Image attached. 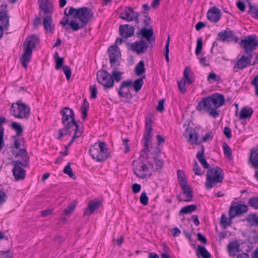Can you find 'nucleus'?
I'll use <instances>...</instances> for the list:
<instances>
[{"label":"nucleus","instance_id":"obj_1","mask_svg":"<svg viewBox=\"0 0 258 258\" xmlns=\"http://www.w3.org/2000/svg\"><path fill=\"white\" fill-rule=\"evenodd\" d=\"M62 115L61 122L64 127L58 130L57 140H61L63 137L66 135L71 136L74 132L72 139L67 145L70 147L74 143L75 140L80 137L83 132V128L78 124L75 119V114L72 109L69 107H64L60 111Z\"/></svg>","mask_w":258,"mask_h":258},{"label":"nucleus","instance_id":"obj_2","mask_svg":"<svg viewBox=\"0 0 258 258\" xmlns=\"http://www.w3.org/2000/svg\"><path fill=\"white\" fill-rule=\"evenodd\" d=\"M225 101L223 95L214 93L203 98L199 102L196 109L199 111L208 112L210 116L216 118L219 116V111L217 109L224 104Z\"/></svg>","mask_w":258,"mask_h":258},{"label":"nucleus","instance_id":"obj_3","mask_svg":"<svg viewBox=\"0 0 258 258\" xmlns=\"http://www.w3.org/2000/svg\"><path fill=\"white\" fill-rule=\"evenodd\" d=\"M13 155L16 157H20L22 160L13 161L12 164L14 168L12 170L14 177L16 181L23 180L26 176V171L22 167H28L29 165L30 159L26 149H22L19 152L14 151Z\"/></svg>","mask_w":258,"mask_h":258},{"label":"nucleus","instance_id":"obj_4","mask_svg":"<svg viewBox=\"0 0 258 258\" xmlns=\"http://www.w3.org/2000/svg\"><path fill=\"white\" fill-rule=\"evenodd\" d=\"M107 53L109 58L110 66L113 68L111 76L114 80V82H119L122 78V72L117 71L120 66V51L118 46H116V45H113L108 47Z\"/></svg>","mask_w":258,"mask_h":258},{"label":"nucleus","instance_id":"obj_5","mask_svg":"<svg viewBox=\"0 0 258 258\" xmlns=\"http://www.w3.org/2000/svg\"><path fill=\"white\" fill-rule=\"evenodd\" d=\"M67 8L64 11V14L66 16L72 15L74 18H78L81 22V26L85 27L87 24L92 19L94 13L91 9L84 7L78 9L70 7L68 12H67Z\"/></svg>","mask_w":258,"mask_h":258},{"label":"nucleus","instance_id":"obj_6","mask_svg":"<svg viewBox=\"0 0 258 258\" xmlns=\"http://www.w3.org/2000/svg\"><path fill=\"white\" fill-rule=\"evenodd\" d=\"M39 43V38L36 35L29 36L26 39L24 44V52L21 58V62L24 68H27V64L32 57V50Z\"/></svg>","mask_w":258,"mask_h":258},{"label":"nucleus","instance_id":"obj_7","mask_svg":"<svg viewBox=\"0 0 258 258\" xmlns=\"http://www.w3.org/2000/svg\"><path fill=\"white\" fill-rule=\"evenodd\" d=\"M205 187L210 189L218 183H221L224 179L223 170L219 166L210 168L207 172Z\"/></svg>","mask_w":258,"mask_h":258},{"label":"nucleus","instance_id":"obj_8","mask_svg":"<svg viewBox=\"0 0 258 258\" xmlns=\"http://www.w3.org/2000/svg\"><path fill=\"white\" fill-rule=\"evenodd\" d=\"M106 144L104 142H99L91 145L89 149V153L97 162H101L106 160L110 156L107 152Z\"/></svg>","mask_w":258,"mask_h":258},{"label":"nucleus","instance_id":"obj_9","mask_svg":"<svg viewBox=\"0 0 258 258\" xmlns=\"http://www.w3.org/2000/svg\"><path fill=\"white\" fill-rule=\"evenodd\" d=\"M15 104L17 106V108H15L14 104L11 106L10 111L12 114L17 118L28 119L30 114V107L20 100Z\"/></svg>","mask_w":258,"mask_h":258},{"label":"nucleus","instance_id":"obj_10","mask_svg":"<svg viewBox=\"0 0 258 258\" xmlns=\"http://www.w3.org/2000/svg\"><path fill=\"white\" fill-rule=\"evenodd\" d=\"M43 12V25L45 30L52 34L54 31L55 25L53 24L52 13L53 12V7L40 9Z\"/></svg>","mask_w":258,"mask_h":258},{"label":"nucleus","instance_id":"obj_11","mask_svg":"<svg viewBox=\"0 0 258 258\" xmlns=\"http://www.w3.org/2000/svg\"><path fill=\"white\" fill-rule=\"evenodd\" d=\"M97 81L103 86L104 90L112 88L114 86V80L111 74L103 69L97 72Z\"/></svg>","mask_w":258,"mask_h":258},{"label":"nucleus","instance_id":"obj_12","mask_svg":"<svg viewBox=\"0 0 258 258\" xmlns=\"http://www.w3.org/2000/svg\"><path fill=\"white\" fill-rule=\"evenodd\" d=\"M133 166L134 173L137 177L143 179L152 175V173L149 171V167L142 161H134Z\"/></svg>","mask_w":258,"mask_h":258},{"label":"nucleus","instance_id":"obj_13","mask_svg":"<svg viewBox=\"0 0 258 258\" xmlns=\"http://www.w3.org/2000/svg\"><path fill=\"white\" fill-rule=\"evenodd\" d=\"M239 44L245 52H248L252 51L256 48L258 46V41L256 36H248L247 39L242 40Z\"/></svg>","mask_w":258,"mask_h":258},{"label":"nucleus","instance_id":"obj_14","mask_svg":"<svg viewBox=\"0 0 258 258\" xmlns=\"http://www.w3.org/2000/svg\"><path fill=\"white\" fill-rule=\"evenodd\" d=\"M137 34L139 36H141L142 38L146 39L150 47L151 48L153 47L155 42V37L152 28L147 29V28H143L138 31Z\"/></svg>","mask_w":258,"mask_h":258},{"label":"nucleus","instance_id":"obj_15","mask_svg":"<svg viewBox=\"0 0 258 258\" xmlns=\"http://www.w3.org/2000/svg\"><path fill=\"white\" fill-rule=\"evenodd\" d=\"M139 16L138 13L131 7H125L119 16L120 18L127 22L136 21L137 24L139 23Z\"/></svg>","mask_w":258,"mask_h":258},{"label":"nucleus","instance_id":"obj_16","mask_svg":"<svg viewBox=\"0 0 258 258\" xmlns=\"http://www.w3.org/2000/svg\"><path fill=\"white\" fill-rule=\"evenodd\" d=\"M132 85L133 81L132 80H127L122 82L118 90L119 97L132 99L133 95L127 88L132 86Z\"/></svg>","mask_w":258,"mask_h":258},{"label":"nucleus","instance_id":"obj_17","mask_svg":"<svg viewBox=\"0 0 258 258\" xmlns=\"http://www.w3.org/2000/svg\"><path fill=\"white\" fill-rule=\"evenodd\" d=\"M183 136L185 138H188V142L191 144L200 145V142L198 141L199 134L195 129L191 127H187L183 133Z\"/></svg>","mask_w":258,"mask_h":258},{"label":"nucleus","instance_id":"obj_18","mask_svg":"<svg viewBox=\"0 0 258 258\" xmlns=\"http://www.w3.org/2000/svg\"><path fill=\"white\" fill-rule=\"evenodd\" d=\"M218 37V38H217V40L219 39L222 42L234 41L235 42H237L238 41V39L235 35L234 32L228 28H227L224 31L219 32Z\"/></svg>","mask_w":258,"mask_h":258},{"label":"nucleus","instance_id":"obj_19","mask_svg":"<svg viewBox=\"0 0 258 258\" xmlns=\"http://www.w3.org/2000/svg\"><path fill=\"white\" fill-rule=\"evenodd\" d=\"M247 211L248 207L246 205L232 204L229 210V215L230 219H233L235 216L246 213Z\"/></svg>","mask_w":258,"mask_h":258},{"label":"nucleus","instance_id":"obj_20","mask_svg":"<svg viewBox=\"0 0 258 258\" xmlns=\"http://www.w3.org/2000/svg\"><path fill=\"white\" fill-rule=\"evenodd\" d=\"M64 17L62 20L59 22V24L63 26L65 29L69 31L70 30L73 31H78L83 28V26H80V25L74 20H71L69 22V18Z\"/></svg>","mask_w":258,"mask_h":258},{"label":"nucleus","instance_id":"obj_21","mask_svg":"<svg viewBox=\"0 0 258 258\" xmlns=\"http://www.w3.org/2000/svg\"><path fill=\"white\" fill-rule=\"evenodd\" d=\"M149 47V44L144 40H141L132 43L131 49L138 54H143L147 51Z\"/></svg>","mask_w":258,"mask_h":258},{"label":"nucleus","instance_id":"obj_22","mask_svg":"<svg viewBox=\"0 0 258 258\" xmlns=\"http://www.w3.org/2000/svg\"><path fill=\"white\" fill-rule=\"evenodd\" d=\"M119 29V35L123 39H127L134 34L135 28L129 24L120 25Z\"/></svg>","mask_w":258,"mask_h":258},{"label":"nucleus","instance_id":"obj_23","mask_svg":"<svg viewBox=\"0 0 258 258\" xmlns=\"http://www.w3.org/2000/svg\"><path fill=\"white\" fill-rule=\"evenodd\" d=\"M221 11L216 7L211 8L207 12V17L211 22L216 23L221 18Z\"/></svg>","mask_w":258,"mask_h":258},{"label":"nucleus","instance_id":"obj_24","mask_svg":"<svg viewBox=\"0 0 258 258\" xmlns=\"http://www.w3.org/2000/svg\"><path fill=\"white\" fill-rule=\"evenodd\" d=\"M182 188L183 193L185 195L186 199L182 200L178 198L179 201H185L186 202H190L192 201L193 194L192 191L191 190L188 183H186L181 185H180Z\"/></svg>","mask_w":258,"mask_h":258},{"label":"nucleus","instance_id":"obj_25","mask_svg":"<svg viewBox=\"0 0 258 258\" xmlns=\"http://www.w3.org/2000/svg\"><path fill=\"white\" fill-rule=\"evenodd\" d=\"M196 158L205 169L209 168V164L207 162L205 157V148L204 146H202L201 151L197 153Z\"/></svg>","mask_w":258,"mask_h":258},{"label":"nucleus","instance_id":"obj_26","mask_svg":"<svg viewBox=\"0 0 258 258\" xmlns=\"http://www.w3.org/2000/svg\"><path fill=\"white\" fill-rule=\"evenodd\" d=\"M100 203L97 201H91L89 203L88 208L84 212L83 215L87 216L92 214L100 207Z\"/></svg>","mask_w":258,"mask_h":258},{"label":"nucleus","instance_id":"obj_27","mask_svg":"<svg viewBox=\"0 0 258 258\" xmlns=\"http://www.w3.org/2000/svg\"><path fill=\"white\" fill-rule=\"evenodd\" d=\"M251 63H249V59L246 56L242 55L240 58L239 59L237 63L234 65V68H237L239 70H242L246 68L248 65H251Z\"/></svg>","mask_w":258,"mask_h":258},{"label":"nucleus","instance_id":"obj_28","mask_svg":"<svg viewBox=\"0 0 258 258\" xmlns=\"http://www.w3.org/2000/svg\"><path fill=\"white\" fill-rule=\"evenodd\" d=\"M253 112V110L251 108L245 106L240 110L239 114V119L240 120L249 119L251 117Z\"/></svg>","mask_w":258,"mask_h":258},{"label":"nucleus","instance_id":"obj_29","mask_svg":"<svg viewBox=\"0 0 258 258\" xmlns=\"http://www.w3.org/2000/svg\"><path fill=\"white\" fill-rule=\"evenodd\" d=\"M249 160L253 167H258V148L251 149Z\"/></svg>","mask_w":258,"mask_h":258},{"label":"nucleus","instance_id":"obj_30","mask_svg":"<svg viewBox=\"0 0 258 258\" xmlns=\"http://www.w3.org/2000/svg\"><path fill=\"white\" fill-rule=\"evenodd\" d=\"M0 22L4 29H7L9 26V17L6 12H0Z\"/></svg>","mask_w":258,"mask_h":258},{"label":"nucleus","instance_id":"obj_31","mask_svg":"<svg viewBox=\"0 0 258 258\" xmlns=\"http://www.w3.org/2000/svg\"><path fill=\"white\" fill-rule=\"evenodd\" d=\"M145 139L144 148L143 150V152L147 153L149 152V144L150 141L152 138V132L145 131V133L144 135Z\"/></svg>","mask_w":258,"mask_h":258},{"label":"nucleus","instance_id":"obj_32","mask_svg":"<svg viewBox=\"0 0 258 258\" xmlns=\"http://www.w3.org/2000/svg\"><path fill=\"white\" fill-rule=\"evenodd\" d=\"M246 220L250 226L255 227L258 226V216L256 214H249L247 216Z\"/></svg>","mask_w":258,"mask_h":258},{"label":"nucleus","instance_id":"obj_33","mask_svg":"<svg viewBox=\"0 0 258 258\" xmlns=\"http://www.w3.org/2000/svg\"><path fill=\"white\" fill-rule=\"evenodd\" d=\"M89 103L86 99L83 100V103L82 106L81 107V110L83 114L82 119L85 120L88 115V112L89 111Z\"/></svg>","mask_w":258,"mask_h":258},{"label":"nucleus","instance_id":"obj_34","mask_svg":"<svg viewBox=\"0 0 258 258\" xmlns=\"http://www.w3.org/2000/svg\"><path fill=\"white\" fill-rule=\"evenodd\" d=\"M198 251L197 252V254L199 255V253L203 258H211L210 253L206 249V248L201 245L198 246Z\"/></svg>","mask_w":258,"mask_h":258},{"label":"nucleus","instance_id":"obj_35","mask_svg":"<svg viewBox=\"0 0 258 258\" xmlns=\"http://www.w3.org/2000/svg\"><path fill=\"white\" fill-rule=\"evenodd\" d=\"M6 118L5 117L0 116V151L3 147V137L4 134V128L2 126V124L6 123Z\"/></svg>","mask_w":258,"mask_h":258},{"label":"nucleus","instance_id":"obj_36","mask_svg":"<svg viewBox=\"0 0 258 258\" xmlns=\"http://www.w3.org/2000/svg\"><path fill=\"white\" fill-rule=\"evenodd\" d=\"M197 208V206L196 205H190L183 207L179 211V214L180 215L183 214L191 213L195 211Z\"/></svg>","mask_w":258,"mask_h":258},{"label":"nucleus","instance_id":"obj_37","mask_svg":"<svg viewBox=\"0 0 258 258\" xmlns=\"http://www.w3.org/2000/svg\"><path fill=\"white\" fill-rule=\"evenodd\" d=\"M145 62L143 60H141L136 66L135 72L137 76H140L144 73L146 71L145 69Z\"/></svg>","mask_w":258,"mask_h":258},{"label":"nucleus","instance_id":"obj_38","mask_svg":"<svg viewBox=\"0 0 258 258\" xmlns=\"http://www.w3.org/2000/svg\"><path fill=\"white\" fill-rule=\"evenodd\" d=\"M12 127L17 132V135L14 137V138H17L18 137L22 136L23 128L20 123L16 122H12Z\"/></svg>","mask_w":258,"mask_h":258},{"label":"nucleus","instance_id":"obj_39","mask_svg":"<svg viewBox=\"0 0 258 258\" xmlns=\"http://www.w3.org/2000/svg\"><path fill=\"white\" fill-rule=\"evenodd\" d=\"M252 17L258 19V6H252L249 4V10L247 12Z\"/></svg>","mask_w":258,"mask_h":258},{"label":"nucleus","instance_id":"obj_40","mask_svg":"<svg viewBox=\"0 0 258 258\" xmlns=\"http://www.w3.org/2000/svg\"><path fill=\"white\" fill-rule=\"evenodd\" d=\"M15 139V143H14V149L13 150V152L14 151H15L16 152H19L21 149H22L21 148V146H24V139L23 138L20 139L19 140L17 139V138ZM23 149H25L24 148H23Z\"/></svg>","mask_w":258,"mask_h":258},{"label":"nucleus","instance_id":"obj_41","mask_svg":"<svg viewBox=\"0 0 258 258\" xmlns=\"http://www.w3.org/2000/svg\"><path fill=\"white\" fill-rule=\"evenodd\" d=\"M232 219H230V217L229 215V219L226 217L224 214H222L221 218L220 224L221 227L223 229H226L227 226H229L231 223V220Z\"/></svg>","mask_w":258,"mask_h":258},{"label":"nucleus","instance_id":"obj_42","mask_svg":"<svg viewBox=\"0 0 258 258\" xmlns=\"http://www.w3.org/2000/svg\"><path fill=\"white\" fill-rule=\"evenodd\" d=\"M145 78L144 75L143 78H139L135 81L134 83V89L136 92H138L143 85V79Z\"/></svg>","mask_w":258,"mask_h":258},{"label":"nucleus","instance_id":"obj_43","mask_svg":"<svg viewBox=\"0 0 258 258\" xmlns=\"http://www.w3.org/2000/svg\"><path fill=\"white\" fill-rule=\"evenodd\" d=\"M178 181L180 185L187 183L185 174L182 170H178L177 173Z\"/></svg>","mask_w":258,"mask_h":258},{"label":"nucleus","instance_id":"obj_44","mask_svg":"<svg viewBox=\"0 0 258 258\" xmlns=\"http://www.w3.org/2000/svg\"><path fill=\"white\" fill-rule=\"evenodd\" d=\"M190 73H191L190 68L188 67H186L183 73V76L186 79L187 83L188 84H191L194 82V80L189 77Z\"/></svg>","mask_w":258,"mask_h":258},{"label":"nucleus","instance_id":"obj_45","mask_svg":"<svg viewBox=\"0 0 258 258\" xmlns=\"http://www.w3.org/2000/svg\"><path fill=\"white\" fill-rule=\"evenodd\" d=\"M38 2L39 9L53 7L52 3L50 0H39Z\"/></svg>","mask_w":258,"mask_h":258},{"label":"nucleus","instance_id":"obj_46","mask_svg":"<svg viewBox=\"0 0 258 258\" xmlns=\"http://www.w3.org/2000/svg\"><path fill=\"white\" fill-rule=\"evenodd\" d=\"M42 12H40L38 15L34 19L33 22V28L37 29L38 26L41 25L42 23Z\"/></svg>","mask_w":258,"mask_h":258},{"label":"nucleus","instance_id":"obj_47","mask_svg":"<svg viewBox=\"0 0 258 258\" xmlns=\"http://www.w3.org/2000/svg\"><path fill=\"white\" fill-rule=\"evenodd\" d=\"M63 172L66 174H68L70 177L74 179H76V176H75V175L73 173V170L72 169L71 166H70V164L69 163L63 169Z\"/></svg>","mask_w":258,"mask_h":258},{"label":"nucleus","instance_id":"obj_48","mask_svg":"<svg viewBox=\"0 0 258 258\" xmlns=\"http://www.w3.org/2000/svg\"><path fill=\"white\" fill-rule=\"evenodd\" d=\"M203 47V40L201 37L198 38L197 41V46L195 50V53L196 55H199L201 52Z\"/></svg>","mask_w":258,"mask_h":258},{"label":"nucleus","instance_id":"obj_49","mask_svg":"<svg viewBox=\"0 0 258 258\" xmlns=\"http://www.w3.org/2000/svg\"><path fill=\"white\" fill-rule=\"evenodd\" d=\"M248 204L250 207L255 209H258V197H253L250 198L248 201Z\"/></svg>","mask_w":258,"mask_h":258},{"label":"nucleus","instance_id":"obj_50","mask_svg":"<svg viewBox=\"0 0 258 258\" xmlns=\"http://www.w3.org/2000/svg\"><path fill=\"white\" fill-rule=\"evenodd\" d=\"M76 206L75 202L69 205L63 211V214L66 215H70L75 210Z\"/></svg>","mask_w":258,"mask_h":258},{"label":"nucleus","instance_id":"obj_51","mask_svg":"<svg viewBox=\"0 0 258 258\" xmlns=\"http://www.w3.org/2000/svg\"><path fill=\"white\" fill-rule=\"evenodd\" d=\"M224 153L225 156L231 158L232 156V151L230 147L225 142L223 144Z\"/></svg>","mask_w":258,"mask_h":258},{"label":"nucleus","instance_id":"obj_52","mask_svg":"<svg viewBox=\"0 0 258 258\" xmlns=\"http://www.w3.org/2000/svg\"><path fill=\"white\" fill-rule=\"evenodd\" d=\"M153 159L156 165V169L160 170L162 168L164 164L163 160L158 159L157 157H154Z\"/></svg>","mask_w":258,"mask_h":258},{"label":"nucleus","instance_id":"obj_53","mask_svg":"<svg viewBox=\"0 0 258 258\" xmlns=\"http://www.w3.org/2000/svg\"><path fill=\"white\" fill-rule=\"evenodd\" d=\"M62 70L66 76L67 80H69L72 75V70L71 68L67 65H64L62 67Z\"/></svg>","mask_w":258,"mask_h":258},{"label":"nucleus","instance_id":"obj_54","mask_svg":"<svg viewBox=\"0 0 258 258\" xmlns=\"http://www.w3.org/2000/svg\"><path fill=\"white\" fill-rule=\"evenodd\" d=\"M169 43H170V37H169V35H168V39L166 42L165 47V57L166 60L167 62L169 61Z\"/></svg>","mask_w":258,"mask_h":258},{"label":"nucleus","instance_id":"obj_55","mask_svg":"<svg viewBox=\"0 0 258 258\" xmlns=\"http://www.w3.org/2000/svg\"><path fill=\"white\" fill-rule=\"evenodd\" d=\"M149 199L146 192L144 191L141 194L140 198V201L141 203L144 206H146L148 204Z\"/></svg>","mask_w":258,"mask_h":258},{"label":"nucleus","instance_id":"obj_56","mask_svg":"<svg viewBox=\"0 0 258 258\" xmlns=\"http://www.w3.org/2000/svg\"><path fill=\"white\" fill-rule=\"evenodd\" d=\"M239 244L237 241L235 242H230L227 245L228 250L229 252H231L234 250L237 249L239 248Z\"/></svg>","mask_w":258,"mask_h":258},{"label":"nucleus","instance_id":"obj_57","mask_svg":"<svg viewBox=\"0 0 258 258\" xmlns=\"http://www.w3.org/2000/svg\"><path fill=\"white\" fill-rule=\"evenodd\" d=\"M193 170L194 171L195 174L197 175L201 176L204 173V171H201V169L196 160L194 162Z\"/></svg>","mask_w":258,"mask_h":258},{"label":"nucleus","instance_id":"obj_58","mask_svg":"<svg viewBox=\"0 0 258 258\" xmlns=\"http://www.w3.org/2000/svg\"><path fill=\"white\" fill-rule=\"evenodd\" d=\"M91 91V98L95 99L97 97V88L96 85H91L90 86Z\"/></svg>","mask_w":258,"mask_h":258},{"label":"nucleus","instance_id":"obj_59","mask_svg":"<svg viewBox=\"0 0 258 258\" xmlns=\"http://www.w3.org/2000/svg\"><path fill=\"white\" fill-rule=\"evenodd\" d=\"M152 123L153 121L151 117L147 118L146 120V131L152 132Z\"/></svg>","mask_w":258,"mask_h":258},{"label":"nucleus","instance_id":"obj_60","mask_svg":"<svg viewBox=\"0 0 258 258\" xmlns=\"http://www.w3.org/2000/svg\"><path fill=\"white\" fill-rule=\"evenodd\" d=\"M208 81L211 80L212 81L219 82L221 78L220 76H217L216 74L214 73H211L208 75Z\"/></svg>","mask_w":258,"mask_h":258},{"label":"nucleus","instance_id":"obj_61","mask_svg":"<svg viewBox=\"0 0 258 258\" xmlns=\"http://www.w3.org/2000/svg\"><path fill=\"white\" fill-rule=\"evenodd\" d=\"M55 61V69L59 70L63 67L62 64L63 63V58H57Z\"/></svg>","mask_w":258,"mask_h":258},{"label":"nucleus","instance_id":"obj_62","mask_svg":"<svg viewBox=\"0 0 258 258\" xmlns=\"http://www.w3.org/2000/svg\"><path fill=\"white\" fill-rule=\"evenodd\" d=\"M251 84L253 85L255 90V94L258 96V76H256L251 82Z\"/></svg>","mask_w":258,"mask_h":258},{"label":"nucleus","instance_id":"obj_63","mask_svg":"<svg viewBox=\"0 0 258 258\" xmlns=\"http://www.w3.org/2000/svg\"><path fill=\"white\" fill-rule=\"evenodd\" d=\"M164 100L162 99L160 100L158 102V104L157 107V110L160 112H162L164 110Z\"/></svg>","mask_w":258,"mask_h":258},{"label":"nucleus","instance_id":"obj_64","mask_svg":"<svg viewBox=\"0 0 258 258\" xmlns=\"http://www.w3.org/2000/svg\"><path fill=\"white\" fill-rule=\"evenodd\" d=\"M178 87L181 93H184L186 91V89L185 88V82L184 81L183 82H182L178 81Z\"/></svg>","mask_w":258,"mask_h":258}]
</instances>
